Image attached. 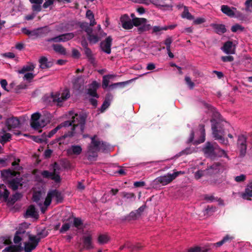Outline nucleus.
<instances>
[{"mask_svg": "<svg viewBox=\"0 0 252 252\" xmlns=\"http://www.w3.org/2000/svg\"><path fill=\"white\" fill-rule=\"evenodd\" d=\"M208 251V249L202 250L200 247H195L189 249L188 251L189 252H207Z\"/></svg>", "mask_w": 252, "mask_h": 252, "instance_id": "nucleus-51", "label": "nucleus"}, {"mask_svg": "<svg viewBox=\"0 0 252 252\" xmlns=\"http://www.w3.org/2000/svg\"><path fill=\"white\" fill-rule=\"evenodd\" d=\"M109 239L108 236L105 234H101L98 237V242L100 244H104L107 243Z\"/></svg>", "mask_w": 252, "mask_h": 252, "instance_id": "nucleus-40", "label": "nucleus"}, {"mask_svg": "<svg viewBox=\"0 0 252 252\" xmlns=\"http://www.w3.org/2000/svg\"><path fill=\"white\" fill-rule=\"evenodd\" d=\"M30 1L33 4L32 8L34 11H39L41 10L40 4L42 3L43 0H30Z\"/></svg>", "mask_w": 252, "mask_h": 252, "instance_id": "nucleus-34", "label": "nucleus"}, {"mask_svg": "<svg viewBox=\"0 0 252 252\" xmlns=\"http://www.w3.org/2000/svg\"><path fill=\"white\" fill-rule=\"evenodd\" d=\"M82 150V149L80 146L72 145L67 150V152L69 155H79L81 153Z\"/></svg>", "mask_w": 252, "mask_h": 252, "instance_id": "nucleus-25", "label": "nucleus"}, {"mask_svg": "<svg viewBox=\"0 0 252 252\" xmlns=\"http://www.w3.org/2000/svg\"><path fill=\"white\" fill-rule=\"evenodd\" d=\"M217 150H219L218 155L219 157H223L226 158L228 159H229V157L227 155V154L224 150L220 149L219 147H217Z\"/></svg>", "mask_w": 252, "mask_h": 252, "instance_id": "nucleus-52", "label": "nucleus"}, {"mask_svg": "<svg viewBox=\"0 0 252 252\" xmlns=\"http://www.w3.org/2000/svg\"><path fill=\"white\" fill-rule=\"evenodd\" d=\"M74 37L73 33H66L60 35L58 36L50 38L48 39V41H54L55 42H58L61 41H66L72 39Z\"/></svg>", "mask_w": 252, "mask_h": 252, "instance_id": "nucleus-14", "label": "nucleus"}, {"mask_svg": "<svg viewBox=\"0 0 252 252\" xmlns=\"http://www.w3.org/2000/svg\"><path fill=\"white\" fill-rule=\"evenodd\" d=\"M53 171L49 172L47 170H44L41 173V175L44 178L51 179L56 183H59L61 181V178L59 175L57 173V170H59V165L57 162H55L53 165Z\"/></svg>", "mask_w": 252, "mask_h": 252, "instance_id": "nucleus-6", "label": "nucleus"}, {"mask_svg": "<svg viewBox=\"0 0 252 252\" xmlns=\"http://www.w3.org/2000/svg\"><path fill=\"white\" fill-rule=\"evenodd\" d=\"M5 125L8 130H10L13 128L18 127L20 125V121L16 117H11L6 120Z\"/></svg>", "mask_w": 252, "mask_h": 252, "instance_id": "nucleus-18", "label": "nucleus"}, {"mask_svg": "<svg viewBox=\"0 0 252 252\" xmlns=\"http://www.w3.org/2000/svg\"><path fill=\"white\" fill-rule=\"evenodd\" d=\"M212 27L218 34H221L226 32V29L223 25L214 24L212 25Z\"/></svg>", "mask_w": 252, "mask_h": 252, "instance_id": "nucleus-29", "label": "nucleus"}, {"mask_svg": "<svg viewBox=\"0 0 252 252\" xmlns=\"http://www.w3.org/2000/svg\"><path fill=\"white\" fill-rule=\"evenodd\" d=\"M185 80L186 81V83L190 89H192L194 88L195 84L191 80V79L189 76H186L185 78Z\"/></svg>", "mask_w": 252, "mask_h": 252, "instance_id": "nucleus-50", "label": "nucleus"}, {"mask_svg": "<svg viewBox=\"0 0 252 252\" xmlns=\"http://www.w3.org/2000/svg\"><path fill=\"white\" fill-rule=\"evenodd\" d=\"M83 224V221L82 220L79 218H74L73 219V225L74 226L80 229L81 225Z\"/></svg>", "mask_w": 252, "mask_h": 252, "instance_id": "nucleus-46", "label": "nucleus"}, {"mask_svg": "<svg viewBox=\"0 0 252 252\" xmlns=\"http://www.w3.org/2000/svg\"><path fill=\"white\" fill-rule=\"evenodd\" d=\"M180 10L183 12L182 16H188L189 14H191V13L189 12V9L186 6H183L180 7Z\"/></svg>", "mask_w": 252, "mask_h": 252, "instance_id": "nucleus-53", "label": "nucleus"}, {"mask_svg": "<svg viewBox=\"0 0 252 252\" xmlns=\"http://www.w3.org/2000/svg\"><path fill=\"white\" fill-rule=\"evenodd\" d=\"M11 135L9 133H6L1 135L0 139V142L1 143H4L7 141H9L11 139Z\"/></svg>", "mask_w": 252, "mask_h": 252, "instance_id": "nucleus-42", "label": "nucleus"}, {"mask_svg": "<svg viewBox=\"0 0 252 252\" xmlns=\"http://www.w3.org/2000/svg\"><path fill=\"white\" fill-rule=\"evenodd\" d=\"M244 28L239 24H235L231 27V30L233 32H236L238 31H243Z\"/></svg>", "mask_w": 252, "mask_h": 252, "instance_id": "nucleus-47", "label": "nucleus"}, {"mask_svg": "<svg viewBox=\"0 0 252 252\" xmlns=\"http://www.w3.org/2000/svg\"><path fill=\"white\" fill-rule=\"evenodd\" d=\"M214 133L216 135V139L220 140V142L221 144L226 146L228 145V140L225 139L223 136H219L217 134H216V132H215Z\"/></svg>", "mask_w": 252, "mask_h": 252, "instance_id": "nucleus-43", "label": "nucleus"}, {"mask_svg": "<svg viewBox=\"0 0 252 252\" xmlns=\"http://www.w3.org/2000/svg\"><path fill=\"white\" fill-rule=\"evenodd\" d=\"M207 172L206 170H199L195 173V178L196 179H200L201 177L204 175L205 173Z\"/></svg>", "mask_w": 252, "mask_h": 252, "instance_id": "nucleus-56", "label": "nucleus"}, {"mask_svg": "<svg viewBox=\"0 0 252 252\" xmlns=\"http://www.w3.org/2000/svg\"><path fill=\"white\" fill-rule=\"evenodd\" d=\"M242 198L246 200H251L252 197V181L247 186L245 191L241 193Z\"/></svg>", "mask_w": 252, "mask_h": 252, "instance_id": "nucleus-21", "label": "nucleus"}, {"mask_svg": "<svg viewBox=\"0 0 252 252\" xmlns=\"http://www.w3.org/2000/svg\"><path fill=\"white\" fill-rule=\"evenodd\" d=\"M127 17H121L120 21L122 27L126 30L131 29L134 26V18L132 20L127 18Z\"/></svg>", "mask_w": 252, "mask_h": 252, "instance_id": "nucleus-17", "label": "nucleus"}, {"mask_svg": "<svg viewBox=\"0 0 252 252\" xmlns=\"http://www.w3.org/2000/svg\"><path fill=\"white\" fill-rule=\"evenodd\" d=\"M99 86V84L96 81H94L90 85L88 90V94L94 97H98V95L96 93V90Z\"/></svg>", "mask_w": 252, "mask_h": 252, "instance_id": "nucleus-20", "label": "nucleus"}, {"mask_svg": "<svg viewBox=\"0 0 252 252\" xmlns=\"http://www.w3.org/2000/svg\"><path fill=\"white\" fill-rule=\"evenodd\" d=\"M20 161L19 159H17L12 163V165L15 170H19L21 169V167L19 165Z\"/></svg>", "mask_w": 252, "mask_h": 252, "instance_id": "nucleus-58", "label": "nucleus"}, {"mask_svg": "<svg viewBox=\"0 0 252 252\" xmlns=\"http://www.w3.org/2000/svg\"><path fill=\"white\" fill-rule=\"evenodd\" d=\"M55 198L57 203H61L63 200V196L59 191L54 189L49 191L44 202V205L49 206L52 201V199Z\"/></svg>", "mask_w": 252, "mask_h": 252, "instance_id": "nucleus-8", "label": "nucleus"}, {"mask_svg": "<svg viewBox=\"0 0 252 252\" xmlns=\"http://www.w3.org/2000/svg\"><path fill=\"white\" fill-rule=\"evenodd\" d=\"M41 115L39 113H33L31 117V126L34 129H38L45 126L44 121L40 119Z\"/></svg>", "mask_w": 252, "mask_h": 252, "instance_id": "nucleus-10", "label": "nucleus"}, {"mask_svg": "<svg viewBox=\"0 0 252 252\" xmlns=\"http://www.w3.org/2000/svg\"><path fill=\"white\" fill-rule=\"evenodd\" d=\"M127 83L124 82H119V83H114L112 85H109V90H113L115 88H116L118 87H123Z\"/></svg>", "mask_w": 252, "mask_h": 252, "instance_id": "nucleus-48", "label": "nucleus"}, {"mask_svg": "<svg viewBox=\"0 0 252 252\" xmlns=\"http://www.w3.org/2000/svg\"><path fill=\"white\" fill-rule=\"evenodd\" d=\"M70 92L68 89H65L61 92L52 93L49 96L44 97L45 102L50 105H56L62 106L63 102L70 97Z\"/></svg>", "mask_w": 252, "mask_h": 252, "instance_id": "nucleus-4", "label": "nucleus"}, {"mask_svg": "<svg viewBox=\"0 0 252 252\" xmlns=\"http://www.w3.org/2000/svg\"><path fill=\"white\" fill-rule=\"evenodd\" d=\"M84 248L86 250H90L94 248L92 242V235L89 234L87 236H84L83 237Z\"/></svg>", "mask_w": 252, "mask_h": 252, "instance_id": "nucleus-22", "label": "nucleus"}, {"mask_svg": "<svg viewBox=\"0 0 252 252\" xmlns=\"http://www.w3.org/2000/svg\"><path fill=\"white\" fill-rule=\"evenodd\" d=\"M153 32L158 33L162 30H164V27L155 26L153 28Z\"/></svg>", "mask_w": 252, "mask_h": 252, "instance_id": "nucleus-64", "label": "nucleus"}, {"mask_svg": "<svg viewBox=\"0 0 252 252\" xmlns=\"http://www.w3.org/2000/svg\"><path fill=\"white\" fill-rule=\"evenodd\" d=\"M212 123V129L213 131V134L214 137L216 138V135L214 133L215 132H216V134H217L219 136H224V131L221 129H219L218 127V124H216L215 120H211V121Z\"/></svg>", "mask_w": 252, "mask_h": 252, "instance_id": "nucleus-26", "label": "nucleus"}, {"mask_svg": "<svg viewBox=\"0 0 252 252\" xmlns=\"http://www.w3.org/2000/svg\"><path fill=\"white\" fill-rule=\"evenodd\" d=\"M26 215L32 218H36L38 216L34 207L32 205L28 208Z\"/></svg>", "mask_w": 252, "mask_h": 252, "instance_id": "nucleus-35", "label": "nucleus"}, {"mask_svg": "<svg viewBox=\"0 0 252 252\" xmlns=\"http://www.w3.org/2000/svg\"><path fill=\"white\" fill-rule=\"evenodd\" d=\"M85 54L89 59V61L92 63H94L95 62V59L92 53L91 50L89 48H86L84 49Z\"/></svg>", "mask_w": 252, "mask_h": 252, "instance_id": "nucleus-36", "label": "nucleus"}, {"mask_svg": "<svg viewBox=\"0 0 252 252\" xmlns=\"http://www.w3.org/2000/svg\"><path fill=\"white\" fill-rule=\"evenodd\" d=\"M221 50L227 54H233L235 53V46L232 41H227L224 43Z\"/></svg>", "mask_w": 252, "mask_h": 252, "instance_id": "nucleus-19", "label": "nucleus"}, {"mask_svg": "<svg viewBox=\"0 0 252 252\" xmlns=\"http://www.w3.org/2000/svg\"><path fill=\"white\" fill-rule=\"evenodd\" d=\"M247 138L243 135L238 136L237 141V147L239 150L240 156L244 157L247 151Z\"/></svg>", "mask_w": 252, "mask_h": 252, "instance_id": "nucleus-11", "label": "nucleus"}, {"mask_svg": "<svg viewBox=\"0 0 252 252\" xmlns=\"http://www.w3.org/2000/svg\"><path fill=\"white\" fill-rule=\"evenodd\" d=\"M40 67L42 69L48 68L53 65V63L48 62L47 58L42 57L39 60Z\"/></svg>", "mask_w": 252, "mask_h": 252, "instance_id": "nucleus-27", "label": "nucleus"}, {"mask_svg": "<svg viewBox=\"0 0 252 252\" xmlns=\"http://www.w3.org/2000/svg\"><path fill=\"white\" fill-rule=\"evenodd\" d=\"M134 26L138 27L139 33L149 31L151 28L150 24L147 23V20L145 18L134 17Z\"/></svg>", "mask_w": 252, "mask_h": 252, "instance_id": "nucleus-9", "label": "nucleus"}, {"mask_svg": "<svg viewBox=\"0 0 252 252\" xmlns=\"http://www.w3.org/2000/svg\"><path fill=\"white\" fill-rule=\"evenodd\" d=\"M145 183L144 181H138L134 183V186L135 188L143 187L145 185Z\"/></svg>", "mask_w": 252, "mask_h": 252, "instance_id": "nucleus-63", "label": "nucleus"}, {"mask_svg": "<svg viewBox=\"0 0 252 252\" xmlns=\"http://www.w3.org/2000/svg\"><path fill=\"white\" fill-rule=\"evenodd\" d=\"M9 187L14 190L18 189L19 186L22 185L20 184V181L17 178L12 179L8 181Z\"/></svg>", "mask_w": 252, "mask_h": 252, "instance_id": "nucleus-30", "label": "nucleus"}, {"mask_svg": "<svg viewBox=\"0 0 252 252\" xmlns=\"http://www.w3.org/2000/svg\"><path fill=\"white\" fill-rule=\"evenodd\" d=\"M0 243L3 245H9L11 244V238L9 236L1 237L0 238Z\"/></svg>", "mask_w": 252, "mask_h": 252, "instance_id": "nucleus-44", "label": "nucleus"}, {"mask_svg": "<svg viewBox=\"0 0 252 252\" xmlns=\"http://www.w3.org/2000/svg\"><path fill=\"white\" fill-rule=\"evenodd\" d=\"M139 213H137L136 210L134 211H132L130 213L129 217L131 219L136 220L139 217H140L139 215H138Z\"/></svg>", "mask_w": 252, "mask_h": 252, "instance_id": "nucleus-60", "label": "nucleus"}, {"mask_svg": "<svg viewBox=\"0 0 252 252\" xmlns=\"http://www.w3.org/2000/svg\"><path fill=\"white\" fill-rule=\"evenodd\" d=\"M91 139V142L88 147L87 155L88 159L92 160L97 157L99 151H106L109 146L105 142L96 139V135L92 137Z\"/></svg>", "mask_w": 252, "mask_h": 252, "instance_id": "nucleus-3", "label": "nucleus"}, {"mask_svg": "<svg viewBox=\"0 0 252 252\" xmlns=\"http://www.w3.org/2000/svg\"><path fill=\"white\" fill-rule=\"evenodd\" d=\"M121 195L123 197L126 198L127 199L135 198V195L132 192H126L124 191L121 193Z\"/></svg>", "mask_w": 252, "mask_h": 252, "instance_id": "nucleus-45", "label": "nucleus"}, {"mask_svg": "<svg viewBox=\"0 0 252 252\" xmlns=\"http://www.w3.org/2000/svg\"><path fill=\"white\" fill-rule=\"evenodd\" d=\"M35 66L32 63H28L24 65L20 70L18 71L20 74H24L26 72L32 71L34 70Z\"/></svg>", "mask_w": 252, "mask_h": 252, "instance_id": "nucleus-32", "label": "nucleus"}, {"mask_svg": "<svg viewBox=\"0 0 252 252\" xmlns=\"http://www.w3.org/2000/svg\"><path fill=\"white\" fill-rule=\"evenodd\" d=\"M70 227V225L69 223H64L62 225V226L60 230V232L63 233V232L67 231L69 229Z\"/></svg>", "mask_w": 252, "mask_h": 252, "instance_id": "nucleus-61", "label": "nucleus"}, {"mask_svg": "<svg viewBox=\"0 0 252 252\" xmlns=\"http://www.w3.org/2000/svg\"><path fill=\"white\" fill-rule=\"evenodd\" d=\"M60 0H45V2L43 5V7L46 8L51 7L56 2H60Z\"/></svg>", "mask_w": 252, "mask_h": 252, "instance_id": "nucleus-41", "label": "nucleus"}, {"mask_svg": "<svg viewBox=\"0 0 252 252\" xmlns=\"http://www.w3.org/2000/svg\"><path fill=\"white\" fill-rule=\"evenodd\" d=\"M184 172L177 171L173 173V174H167L165 175L159 176L155 179V182L157 183L160 184L162 186H165L171 183L174 179H175L179 175L183 174Z\"/></svg>", "mask_w": 252, "mask_h": 252, "instance_id": "nucleus-7", "label": "nucleus"}, {"mask_svg": "<svg viewBox=\"0 0 252 252\" xmlns=\"http://www.w3.org/2000/svg\"><path fill=\"white\" fill-rule=\"evenodd\" d=\"M189 20H193V24L194 25H200L201 24L205 22V19L201 17H197L196 19H194V17H186Z\"/></svg>", "mask_w": 252, "mask_h": 252, "instance_id": "nucleus-39", "label": "nucleus"}, {"mask_svg": "<svg viewBox=\"0 0 252 252\" xmlns=\"http://www.w3.org/2000/svg\"><path fill=\"white\" fill-rule=\"evenodd\" d=\"M68 118L71 120L66 121L58 125L55 128L49 132L46 136L48 138H51L61 128L71 126V131H68L67 133L64 134L59 138L58 141L59 142V144H61L62 142L61 141L62 139H64L67 137L73 136L75 133H82L84 132L85 124L87 118L86 114L83 113H80L79 114L75 113L74 111H71L69 112Z\"/></svg>", "mask_w": 252, "mask_h": 252, "instance_id": "nucleus-1", "label": "nucleus"}, {"mask_svg": "<svg viewBox=\"0 0 252 252\" xmlns=\"http://www.w3.org/2000/svg\"><path fill=\"white\" fill-rule=\"evenodd\" d=\"M233 239L234 237L233 236H230L229 235H226L223 238V239L221 241L217 243L213 244L212 245L216 247H220L221 246H222V245L226 243H230Z\"/></svg>", "mask_w": 252, "mask_h": 252, "instance_id": "nucleus-28", "label": "nucleus"}, {"mask_svg": "<svg viewBox=\"0 0 252 252\" xmlns=\"http://www.w3.org/2000/svg\"><path fill=\"white\" fill-rule=\"evenodd\" d=\"M41 197V191H35L33 192L32 195V200L34 202L37 203L39 205H41V202H40V199Z\"/></svg>", "mask_w": 252, "mask_h": 252, "instance_id": "nucleus-38", "label": "nucleus"}, {"mask_svg": "<svg viewBox=\"0 0 252 252\" xmlns=\"http://www.w3.org/2000/svg\"><path fill=\"white\" fill-rule=\"evenodd\" d=\"M221 10L223 14L227 16H232L237 14L236 9L234 7H230L227 5H223L221 7Z\"/></svg>", "mask_w": 252, "mask_h": 252, "instance_id": "nucleus-23", "label": "nucleus"}, {"mask_svg": "<svg viewBox=\"0 0 252 252\" xmlns=\"http://www.w3.org/2000/svg\"><path fill=\"white\" fill-rule=\"evenodd\" d=\"M17 172L10 169L1 171V176L3 181H9L16 176Z\"/></svg>", "mask_w": 252, "mask_h": 252, "instance_id": "nucleus-16", "label": "nucleus"}, {"mask_svg": "<svg viewBox=\"0 0 252 252\" xmlns=\"http://www.w3.org/2000/svg\"><path fill=\"white\" fill-rule=\"evenodd\" d=\"M218 145L214 146L210 142H207L206 146L203 148V152L205 154L209 156H212L214 154L215 150H217Z\"/></svg>", "mask_w": 252, "mask_h": 252, "instance_id": "nucleus-24", "label": "nucleus"}, {"mask_svg": "<svg viewBox=\"0 0 252 252\" xmlns=\"http://www.w3.org/2000/svg\"><path fill=\"white\" fill-rule=\"evenodd\" d=\"M221 59L223 62H231L234 60V58L231 56H222Z\"/></svg>", "mask_w": 252, "mask_h": 252, "instance_id": "nucleus-62", "label": "nucleus"}, {"mask_svg": "<svg viewBox=\"0 0 252 252\" xmlns=\"http://www.w3.org/2000/svg\"><path fill=\"white\" fill-rule=\"evenodd\" d=\"M110 102L107 99H105L104 101L103 102L102 105L101 107V111L102 112L104 110H105L109 106Z\"/></svg>", "mask_w": 252, "mask_h": 252, "instance_id": "nucleus-59", "label": "nucleus"}, {"mask_svg": "<svg viewBox=\"0 0 252 252\" xmlns=\"http://www.w3.org/2000/svg\"><path fill=\"white\" fill-rule=\"evenodd\" d=\"M9 192L6 189V186L3 184L0 185V198L3 197L6 200L8 197Z\"/></svg>", "mask_w": 252, "mask_h": 252, "instance_id": "nucleus-33", "label": "nucleus"}, {"mask_svg": "<svg viewBox=\"0 0 252 252\" xmlns=\"http://www.w3.org/2000/svg\"><path fill=\"white\" fill-rule=\"evenodd\" d=\"M112 40V38L109 36L107 37L105 40L100 43V48L101 50L108 54H110L111 52V46Z\"/></svg>", "mask_w": 252, "mask_h": 252, "instance_id": "nucleus-13", "label": "nucleus"}, {"mask_svg": "<svg viewBox=\"0 0 252 252\" xmlns=\"http://www.w3.org/2000/svg\"><path fill=\"white\" fill-rule=\"evenodd\" d=\"M54 50L57 53L62 55L66 54L65 49L61 45L54 44L53 46Z\"/></svg>", "mask_w": 252, "mask_h": 252, "instance_id": "nucleus-37", "label": "nucleus"}, {"mask_svg": "<svg viewBox=\"0 0 252 252\" xmlns=\"http://www.w3.org/2000/svg\"><path fill=\"white\" fill-rule=\"evenodd\" d=\"M34 77V75L31 72H28L25 74L24 76V79L27 81H30Z\"/></svg>", "mask_w": 252, "mask_h": 252, "instance_id": "nucleus-57", "label": "nucleus"}, {"mask_svg": "<svg viewBox=\"0 0 252 252\" xmlns=\"http://www.w3.org/2000/svg\"><path fill=\"white\" fill-rule=\"evenodd\" d=\"M225 168L224 164L220 162H215L207 169V172L209 174H216L222 172Z\"/></svg>", "mask_w": 252, "mask_h": 252, "instance_id": "nucleus-12", "label": "nucleus"}, {"mask_svg": "<svg viewBox=\"0 0 252 252\" xmlns=\"http://www.w3.org/2000/svg\"><path fill=\"white\" fill-rule=\"evenodd\" d=\"M40 234H39L38 237L34 235H29V241L24 243V248L21 246V244L19 245H11L5 248L2 252H21L23 250H24L25 252H31L33 250L35 249L40 239L46 236V234H44L42 236H40Z\"/></svg>", "mask_w": 252, "mask_h": 252, "instance_id": "nucleus-2", "label": "nucleus"}, {"mask_svg": "<svg viewBox=\"0 0 252 252\" xmlns=\"http://www.w3.org/2000/svg\"><path fill=\"white\" fill-rule=\"evenodd\" d=\"M90 19V24L89 25L87 23H82L80 24L81 29L86 32L88 35V40L90 42L93 44L97 43L100 39V37L98 35L92 34V29L90 26H94L96 24L94 17H91Z\"/></svg>", "mask_w": 252, "mask_h": 252, "instance_id": "nucleus-5", "label": "nucleus"}, {"mask_svg": "<svg viewBox=\"0 0 252 252\" xmlns=\"http://www.w3.org/2000/svg\"><path fill=\"white\" fill-rule=\"evenodd\" d=\"M125 246H126V248L129 249L130 251H138L143 247V246L139 243L134 245L129 242H126L125 244Z\"/></svg>", "mask_w": 252, "mask_h": 252, "instance_id": "nucleus-31", "label": "nucleus"}, {"mask_svg": "<svg viewBox=\"0 0 252 252\" xmlns=\"http://www.w3.org/2000/svg\"><path fill=\"white\" fill-rule=\"evenodd\" d=\"M246 179V176L244 174H241L239 176H236L234 179L235 181L238 183L244 182Z\"/></svg>", "mask_w": 252, "mask_h": 252, "instance_id": "nucleus-54", "label": "nucleus"}, {"mask_svg": "<svg viewBox=\"0 0 252 252\" xmlns=\"http://www.w3.org/2000/svg\"><path fill=\"white\" fill-rule=\"evenodd\" d=\"M109 80L106 76H103L102 79V88L104 89L109 87Z\"/></svg>", "mask_w": 252, "mask_h": 252, "instance_id": "nucleus-55", "label": "nucleus"}, {"mask_svg": "<svg viewBox=\"0 0 252 252\" xmlns=\"http://www.w3.org/2000/svg\"><path fill=\"white\" fill-rule=\"evenodd\" d=\"M23 234H22L20 232H17L14 236V242L15 244H19L20 242L22 241V236L21 235Z\"/></svg>", "mask_w": 252, "mask_h": 252, "instance_id": "nucleus-49", "label": "nucleus"}, {"mask_svg": "<svg viewBox=\"0 0 252 252\" xmlns=\"http://www.w3.org/2000/svg\"><path fill=\"white\" fill-rule=\"evenodd\" d=\"M154 4L164 7V9L170 10L172 7V0H150Z\"/></svg>", "mask_w": 252, "mask_h": 252, "instance_id": "nucleus-15", "label": "nucleus"}]
</instances>
